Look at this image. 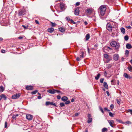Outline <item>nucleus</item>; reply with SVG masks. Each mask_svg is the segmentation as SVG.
Masks as SVG:
<instances>
[{
  "label": "nucleus",
  "mask_w": 132,
  "mask_h": 132,
  "mask_svg": "<svg viewBox=\"0 0 132 132\" xmlns=\"http://www.w3.org/2000/svg\"><path fill=\"white\" fill-rule=\"evenodd\" d=\"M100 14L101 16H103L105 13L106 7L104 5H102L100 7Z\"/></svg>",
  "instance_id": "obj_1"
},
{
  "label": "nucleus",
  "mask_w": 132,
  "mask_h": 132,
  "mask_svg": "<svg viewBox=\"0 0 132 132\" xmlns=\"http://www.w3.org/2000/svg\"><path fill=\"white\" fill-rule=\"evenodd\" d=\"M110 44L113 47H114L116 49H118L120 47V45L118 42H111Z\"/></svg>",
  "instance_id": "obj_2"
},
{
  "label": "nucleus",
  "mask_w": 132,
  "mask_h": 132,
  "mask_svg": "<svg viewBox=\"0 0 132 132\" xmlns=\"http://www.w3.org/2000/svg\"><path fill=\"white\" fill-rule=\"evenodd\" d=\"M103 56L104 57L107 59L106 61L107 63L109 62L110 61L112 60V57L111 56L107 54H104Z\"/></svg>",
  "instance_id": "obj_3"
},
{
  "label": "nucleus",
  "mask_w": 132,
  "mask_h": 132,
  "mask_svg": "<svg viewBox=\"0 0 132 132\" xmlns=\"http://www.w3.org/2000/svg\"><path fill=\"white\" fill-rule=\"evenodd\" d=\"M45 105L46 106H48L50 105H53L55 106H57L55 104L52 102H50L49 101L46 102L45 103Z\"/></svg>",
  "instance_id": "obj_4"
},
{
  "label": "nucleus",
  "mask_w": 132,
  "mask_h": 132,
  "mask_svg": "<svg viewBox=\"0 0 132 132\" xmlns=\"http://www.w3.org/2000/svg\"><path fill=\"white\" fill-rule=\"evenodd\" d=\"M112 26L110 23H108L107 24L106 28L109 31H111L112 30Z\"/></svg>",
  "instance_id": "obj_5"
},
{
  "label": "nucleus",
  "mask_w": 132,
  "mask_h": 132,
  "mask_svg": "<svg viewBox=\"0 0 132 132\" xmlns=\"http://www.w3.org/2000/svg\"><path fill=\"white\" fill-rule=\"evenodd\" d=\"M26 118L28 120H31L32 118V116L29 114H27L26 115Z\"/></svg>",
  "instance_id": "obj_6"
},
{
  "label": "nucleus",
  "mask_w": 132,
  "mask_h": 132,
  "mask_svg": "<svg viewBox=\"0 0 132 132\" xmlns=\"http://www.w3.org/2000/svg\"><path fill=\"white\" fill-rule=\"evenodd\" d=\"M20 95L19 94L16 93L12 96V98L13 99H16L20 97Z\"/></svg>",
  "instance_id": "obj_7"
},
{
  "label": "nucleus",
  "mask_w": 132,
  "mask_h": 132,
  "mask_svg": "<svg viewBox=\"0 0 132 132\" xmlns=\"http://www.w3.org/2000/svg\"><path fill=\"white\" fill-rule=\"evenodd\" d=\"M119 57V55L118 54H115L113 55V59L114 60L117 61L118 60Z\"/></svg>",
  "instance_id": "obj_8"
},
{
  "label": "nucleus",
  "mask_w": 132,
  "mask_h": 132,
  "mask_svg": "<svg viewBox=\"0 0 132 132\" xmlns=\"http://www.w3.org/2000/svg\"><path fill=\"white\" fill-rule=\"evenodd\" d=\"M55 91L56 90L54 89L52 90L50 89L48 90L47 92L51 94H53L55 93Z\"/></svg>",
  "instance_id": "obj_9"
},
{
  "label": "nucleus",
  "mask_w": 132,
  "mask_h": 132,
  "mask_svg": "<svg viewBox=\"0 0 132 132\" xmlns=\"http://www.w3.org/2000/svg\"><path fill=\"white\" fill-rule=\"evenodd\" d=\"M79 10L78 8H76L74 11L75 14L77 15H78L79 14Z\"/></svg>",
  "instance_id": "obj_10"
},
{
  "label": "nucleus",
  "mask_w": 132,
  "mask_h": 132,
  "mask_svg": "<svg viewBox=\"0 0 132 132\" xmlns=\"http://www.w3.org/2000/svg\"><path fill=\"white\" fill-rule=\"evenodd\" d=\"M108 122L109 123L110 126L112 127H113V124L114 123V121L113 120H108Z\"/></svg>",
  "instance_id": "obj_11"
},
{
  "label": "nucleus",
  "mask_w": 132,
  "mask_h": 132,
  "mask_svg": "<svg viewBox=\"0 0 132 132\" xmlns=\"http://www.w3.org/2000/svg\"><path fill=\"white\" fill-rule=\"evenodd\" d=\"M26 89L28 90H32L33 89V87L32 86H27L26 87Z\"/></svg>",
  "instance_id": "obj_12"
},
{
  "label": "nucleus",
  "mask_w": 132,
  "mask_h": 132,
  "mask_svg": "<svg viewBox=\"0 0 132 132\" xmlns=\"http://www.w3.org/2000/svg\"><path fill=\"white\" fill-rule=\"evenodd\" d=\"M123 75L126 78L130 79L131 78L126 73H124Z\"/></svg>",
  "instance_id": "obj_13"
},
{
  "label": "nucleus",
  "mask_w": 132,
  "mask_h": 132,
  "mask_svg": "<svg viewBox=\"0 0 132 132\" xmlns=\"http://www.w3.org/2000/svg\"><path fill=\"white\" fill-rule=\"evenodd\" d=\"M54 30V29L53 28H49L47 30L50 33L52 32Z\"/></svg>",
  "instance_id": "obj_14"
},
{
  "label": "nucleus",
  "mask_w": 132,
  "mask_h": 132,
  "mask_svg": "<svg viewBox=\"0 0 132 132\" xmlns=\"http://www.w3.org/2000/svg\"><path fill=\"white\" fill-rule=\"evenodd\" d=\"M68 98L66 96H64L62 97L61 100L62 101L64 102L68 100Z\"/></svg>",
  "instance_id": "obj_15"
},
{
  "label": "nucleus",
  "mask_w": 132,
  "mask_h": 132,
  "mask_svg": "<svg viewBox=\"0 0 132 132\" xmlns=\"http://www.w3.org/2000/svg\"><path fill=\"white\" fill-rule=\"evenodd\" d=\"M126 47L128 49H130L132 48L131 45L129 44H127L126 45Z\"/></svg>",
  "instance_id": "obj_16"
},
{
  "label": "nucleus",
  "mask_w": 132,
  "mask_h": 132,
  "mask_svg": "<svg viewBox=\"0 0 132 132\" xmlns=\"http://www.w3.org/2000/svg\"><path fill=\"white\" fill-rule=\"evenodd\" d=\"M103 86L107 89L108 88V86L106 82H104L103 83Z\"/></svg>",
  "instance_id": "obj_17"
},
{
  "label": "nucleus",
  "mask_w": 132,
  "mask_h": 132,
  "mask_svg": "<svg viewBox=\"0 0 132 132\" xmlns=\"http://www.w3.org/2000/svg\"><path fill=\"white\" fill-rule=\"evenodd\" d=\"M84 53L83 52H81L80 53V58L82 59L83 58V54Z\"/></svg>",
  "instance_id": "obj_18"
},
{
  "label": "nucleus",
  "mask_w": 132,
  "mask_h": 132,
  "mask_svg": "<svg viewBox=\"0 0 132 132\" xmlns=\"http://www.w3.org/2000/svg\"><path fill=\"white\" fill-rule=\"evenodd\" d=\"M60 7L61 10H63L64 9V5L63 4H61L60 5Z\"/></svg>",
  "instance_id": "obj_19"
},
{
  "label": "nucleus",
  "mask_w": 132,
  "mask_h": 132,
  "mask_svg": "<svg viewBox=\"0 0 132 132\" xmlns=\"http://www.w3.org/2000/svg\"><path fill=\"white\" fill-rule=\"evenodd\" d=\"M108 129L106 128H104L102 129V132H107Z\"/></svg>",
  "instance_id": "obj_20"
},
{
  "label": "nucleus",
  "mask_w": 132,
  "mask_h": 132,
  "mask_svg": "<svg viewBox=\"0 0 132 132\" xmlns=\"http://www.w3.org/2000/svg\"><path fill=\"white\" fill-rule=\"evenodd\" d=\"M1 97L2 98L4 99V100H6V97L5 95L4 94H2L1 95Z\"/></svg>",
  "instance_id": "obj_21"
},
{
  "label": "nucleus",
  "mask_w": 132,
  "mask_h": 132,
  "mask_svg": "<svg viewBox=\"0 0 132 132\" xmlns=\"http://www.w3.org/2000/svg\"><path fill=\"white\" fill-rule=\"evenodd\" d=\"M128 69L130 71H132V67L130 65L128 67Z\"/></svg>",
  "instance_id": "obj_22"
},
{
  "label": "nucleus",
  "mask_w": 132,
  "mask_h": 132,
  "mask_svg": "<svg viewBox=\"0 0 132 132\" xmlns=\"http://www.w3.org/2000/svg\"><path fill=\"white\" fill-rule=\"evenodd\" d=\"M129 54V51L128 50H126L125 52V55L126 56L128 57Z\"/></svg>",
  "instance_id": "obj_23"
},
{
  "label": "nucleus",
  "mask_w": 132,
  "mask_h": 132,
  "mask_svg": "<svg viewBox=\"0 0 132 132\" xmlns=\"http://www.w3.org/2000/svg\"><path fill=\"white\" fill-rule=\"evenodd\" d=\"M59 30H60V31L62 32H64L65 30V29L64 28H59Z\"/></svg>",
  "instance_id": "obj_24"
},
{
  "label": "nucleus",
  "mask_w": 132,
  "mask_h": 132,
  "mask_svg": "<svg viewBox=\"0 0 132 132\" xmlns=\"http://www.w3.org/2000/svg\"><path fill=\"white\" fill-rule=\"evenodd\" d=\"M90 35L89 34H87L86 35V40H87L89 38Z\"/></svg>",
  "instance_id": "obj_25"
},
{
  "label": "nucleus",
  "mask_w": 132,
  "mask_h": 132,
  "mask_svg": "<svg viewBox=\"0 0 132 132\" xmlns=\"http://www.w3.org/2000/svg\"><path fill=\"white\" fill-rule=\"evenodd\" d=\"M100 76V74L98 73V74H97V76L95 77V79L96 80H98L99 79Z\"/></svg>",
  "instance_id": "obj_26"
},
{
  "label": "nucleus",
  "mask_w": 132,
  "mask_h": 132,
  "mask_svg": "<svg viewBox=\"0 0 132 132\" xmlns=\"http://www.w3.org/2000/svg\"><path fill=\"white\" fill-rule=\"evenodd\" d=\"M121 31L123 34H124L125 33V29L123 28H122L121 29Z\"/></svg>",
  "instance_id": "obj_27"
},
{
  "label": "nucleus",
  "mask_w": 132,
  "mask_h": 132,
  "mask_svg": "<svg viewBox=\"0 0 132 132\" xmlns=\"http://www.w3.org/2000/svg\"><path fill=\"white\" fill-rule=\"evenodd\" d=\"M92 118H88V119L87 121V122L88 123H90L92 122Z\"/></svg>",
  "instance_id": "obj_28"
},
{
  "label": "nucleus",
  "mask_w": 132,
  "mask_h": 132,
  "mask_svg": "<svg viewBox=\"0 0 132 132\" xmlns=\"http://www.w3.org/2000/svg\"><path fill=\"white\" fill-rule=\"evenodd\" d=\"M38 90H36L32 92L31 93L32 95H35L36 94Z\"/></svg>",
  "instance_id": "obj_29"
},
{
  "label": "nucleus",
  "mask_w": 132,
  "mask_h": 132,
  "mask_svg": "<svg viewBox=\"0 0 132 132\" xmlns=\"http://www.w3.org/2000/svg\"><path fill=\"white\" fill-rule=\"evenodd\" d=\"M123 123L127 124H131V122L130 121H127L125 122L124 123Z\"/></svg>",
  "instance_id": "obj_30"
},
{
  "label": "nucleus",
  "mask_w": 132,
  "mask_h": 132,
  "mask_svg": "<svg viewBox=\"0 0 132 132\" xmlns=\"http://www.w3.org/2000/svg\"><path fill=\"white\" fill-rule=\"evenodd\" d=\"M3 87L2 86L0 87V92H3Z\"/></svg>",
  "instance_id": "obj_31"
},
{
  "label": "nucleus",
  "mask_w": 132,
  "mask_h": 132,
  "mask_svg": "<svg viewBox=\"0 0 132 132\" xmlns=\"http://www.w3.org/2000/svg\"><path fill=\"white\" fill-rule=\"evenodd\" d=\"M114 107V105L113 104H112L110 106V108L111 109H113Z\"/></svg>",
  "instance_id": "obj_32"
},
{
  "label": "nucleus",
  "mask_w": 132,
  "mask_h": 132,
  "mask_svg": "<svg viewBox=\"0 0 132 132\" xmlns=\"http://www.w3.org/2000/svg\"><path fill=\"white\" fill-rule=\"evenodd\" d=\"M109 115L111 117H113V114L111 112H110L109 113Z\"/></svg>",
  "instance_id": "obj_33"
},
{
  "label": "nucleus",
  "mask_w": 132,
  "mask_h": 132,
  "mask_svg": "<svg viewBox=\"0 0 132 132\" xmlns=\"http://www.w3.org/2000/svg\"><path fill=\"white\" fill-rule=\"evenodd\" d=\"M124 38L125 40L127 41L128 39V37L127 36H125L124 37Z\"/></svg>",
  "instance_id": "obj_34"
},
{
  "label": "nucleus",
  "mask_w": 132,
  "mask_h": 132,
  "mask_svg": "<svg viewBox=\"0 0 132 132\" xmlns=\"http://www.w3.org/2000/svg\"><path fill=\"white\" fill-rule=\"evenodd\" d=\"M107 68H110L112 66V65L110 64H108L107 65Z\"/></svg>",
  "instance_id": "obj_35"
},
{
  "label": "nucleus",
  "mask_w": 132,
  "mask_h": 132,
  "mask_svg": "<svg viewBox=\"0 0 132 132\" xmlns=\"http://www.w3.org/2000/svg\"><path fill=\"white\" fill-rule=\"evenodd\" d=\"M128 112L130 113L132 115V110L129 109L128 110Z\"/></svg>",
  "instance_id": "obj_36"
},
{
  "label": "nucleus",
  "mask_w": 132,
  "mask_h": 132,
  "mask_svg": "<svg viewBox=\"0 0 132 132\" xmlns=\"http://www.w3.org/2000/svg\"><path fill=\"white\" fill-rule=\"evenodd\" d=\"M7 123L6 121L5 122V125H4V127L5 128H7Z\"/></svg>",
  "instance_id": "obj_37"
},
{
  "label": "nucleus",
  "mask_w": 132,
  "mask_h": 132,
  "mask_svg": "<svg viewBox=\"0 0 132 132\" xmlns=\"http://www.w3.org/2000/svg\"><path fill=\"white\" fill-rule=\"evenodd\" d=\"M99 109H100V110L101 111L102 113H103L104 112V111H103V109H102V108L101 107H100Z\"/></svg>",
  "instance_id": "obj_38"
},
{
  "label": "nucleus",
  "mask_w": 132,
  "mask_h": 132,
  "mask_svg": "<svg viewBox=\"0 0 132 132\" xmlns=\"http://www.w3.org/2000/svg\"><path fill=\"white\" fill-rule=\"evenodd\" d=\"M60 105L61 107H62L64 106V104L63 103H60Z\"/></svg>",
  "instance_id": "obj_39"
},
{
  "label": "nucleus",
  "mask_w": 132,
  "mask_h": 132,
  "mask_svg": "<svg viewBox=\"0 0 132 132\" xmlns=\"http://www.w3.org/2000/svg\"><path fill=\"white\" fill-rule=\"evenodd\" d=\"M104 80V78H101L100 79V82L101 83H102L103 82V81Z\"/></svg>",
  "instance_id": "obj_40"
},
{
  "label": "nucleus",
  "mask_w": 132,
  "mask_h": 132,
  "mask_svg": "<svg viewBox=\"0 0 132 132\" xmlns=\"http://www.w3.org/2000/svg\"><path fill=\"white\" fill-rule=\"evenodd\" d=\"M51 25L52 26L54 27L56 25V24L55 23H53L52 22H51Z\"/></svg>",
  "instance_id": "obj_41"
},
{
  "label": "nucleus",
  "mask_w": 132,
  "mask_h": 132,
  "mask_svg": "<svg viewBox=\"0 0 132 132\" xmlns=\"http://www.w3.org/2000/svg\"><path fill=\"white\" fill-rule=\"evenodd\" d=\"M70 103V102L69 101H66L65 102V104H69Z\"/></svg>",
  "instance_id": "obj_42"
},
{
  "label": "nucleus",
  "mask_w": 132,
  "mask_h": 132,
  "mask_svg": "<svg viewBox=\"0 0 132 132\" xmlns=\"http://www.w3.org/2000/svg\"><path fill=\"white\" fill-rule=\"evenodd\" d=\"M116 101L118 104H119L120 103V101L118 99H116Z\"/></svg>",
  "instance_id": "obj_43"
},
{
  "label": "nucleus",
  "mask_w": 132,
  "mask_h": 132,
  "mask_svg": "<svg viewBox=\"0 0 132 132\" xmlns=\"http://www.w3.org/2000/svg\"><path fill=\"white\" fill-rule=\"evenodd\" d=\"M12 118L13 119H16V116H15V115H13L12 116Z\"/></svg>",
  "instance_id": "obj_44"
},
{
  "label": "nucleus",
  "mask_w": 132,
  "mask_h": 132,
  "mask_svg": "<svg viewBox=\"0 0 132 132\" xmlns=\"http://www.w3.org/2000/svg\"><path fill=\"white\" fill-rule=\"evenodd\" d=\"M22 26L24 28V29H27L28 28V26H27V27H26V26H25L24 25H23Z\"/></svg>",
  "instance_id": "obj_45"
},
{
  "label": "nucleus",
  "mask_w": 132,
  "mask_h": 132,
  "mask_svg": "<svg viewBox=\"0 0 132 132\" xmlns=\"http://www.w3.org/2000/svg\"><path fill=\"white\" fill-rule=\"evenodd\" d=\"M76 59L77 61H79L81 59H80V57H77Z\"/></svg>",
  "instance_id": "obj_46"
},
{
  "label": "nucleus",
  "mask_w": 132,
  "mask_h": 132,
  "mask_svg": "<svg viewBox=\"0 0 132 132\" xmlns=\"http://www.w3.org/2000/svg\"><path fill=\"white\" fill-rule=\"evenodd\" d=\"M104 109L105 111H110V110L106 108H104Z\"/></svg>",
  "instance_id": "obj_47"
},
{
  "label": "nucleus",
  "mask_w": 132,
  "mask_h": 132,
  "mask_svg": "<svg viewBox=\"0 0 132 132\" xmlns=\"http://www.w3.org/2000/svg\"><path fill=\"white\" fill-rule=\"evenodd\" d=\"M57 99H60L61 98V97L60 96V95H59L57 96Z\"/></svg>",
  "instance_id": "obj_48"
},
{
  "label": "nucleus",
  "mask_w": 132,
  "mask_h": 132,
  "mask_svg": "<svg viewBox=\"0 0 132 132\" xmlns=\"http://www.w3.org/2000/svg\"><path fill=\"white\" fill-rule=\"evenodd\" d=\"M116 121L117 122H118L120 123H121L122 122V121L121 120H119L118 119H117L116 120Z\"/></svg>",
  "instance_id": "obj_49"
},
{
  "label": "nucleus",
  "mask_w": 132,
  "mask_h": 132,
  "mask_svg": "<svg viewBox=\"0 0 132 132\" xmlns=\"http://www.w3.org/2000/svg\"><path fill=\"white\" fill-rule=\"evenodd\" d=\"M66 19L68 21H69L70 20V19L69 17H68L66 18Z\"/></svg>",
  "instance_id": "obj_50"
},
{
  "label": "nucleus",
  "mask_w": 132,
  "mask_h": 132,
  "mask_svg": "<svg viewBox=\"0 0 132 132\" xmlns=\"http://www.w3.org/2000/svg\"><path fill=\"white\" fill-rule=\"evenodd\" d=\"M61 93V91L60 90H56L55 93Z\"/></svg>",
  "instance_id": "obj_51"
},
{
  "label": "nucleus",
  "mask_w": 132,
  "mask_h": 132,
  "mask_svg": "<svg viewBox=\"0 0 132 132\" xmlns=\"http://www.w3.org/2000/svg\"><path fill=\"white\" fill-rule=\"evenodd\" d=\"M80 4V3L79 2H77L76 3V6H78Z\"/></svg>",
  "instance_id": "obj_52"
},
{
  "label": "nucleus",
  "mask_w": 132,
  "mask_h": 132,
  "mask_svg": "<svg viewBox=\"0 0 132 132\" xmlns=\"http://www.w3.org/2000/svg\"><path fill=\"white\" fill-rule=\"evenodd\" d=\"M98 46V44H96L94 45V47H97Z\"/></svg>",
  "instance_id": "obj_53"
},
{
  "label": "nucleus",
  "mask_w": 132,
  "mask_h": 132,
  "mask_svg": "<svg viewBox=\"0 0 132 132\" xmlns=\"http://www.w3.org/2000/svg\"><path fill=\"white\" fill-rule=\"evenodd\" d=\"M106 93H107V95H108V96H109V95H110V94L109 93L108 91H106Z\"/></svg>",
  "instance_id": "obj_54"
},
{
  "label": "nucleus",
  "mask_w": 132,
  "mask_h": 132,
  "mask_svg": "<svg viewBox=\"0 0 132 132\" xmlns=\"http://www.w3.org/2000/svg\"><path fill=\"white\" fill-rule=\"evenodd\" d=\"M35 22L36 23V24H39V22L38 21H37V20H35Z\"/></svg>",
  "instance_id": "obj_55"
},
{
  "label": "nucleus",
  "mask_w": 132,
  "mask_h": 132,
  "mask_svg": "<svg viewBox=\"0 0 132 132\" xmlns=\"http://www.w3.org/2000/svg\"><path fill=\"white\" fill-rule=\"evenodd\" d=\"M1 52L3 53H5V51L4 50H2L1 51Z\"/></svg>",
  "instance_id": "obj_56"
},
{
  "label": "nucleus",
  "mask_w": 132,
  "mask_h": 132,
  "mask_svg": "<svg viewBox=\"0 0 132 132\" xmlns=\"http://www.w3.org/2000/svg\"><path fill=\"white\" fill-rule=\"evenodd\" d=\"M42 98L41 96H38V98L39 99H41Z\"/></svg>",
  "instance_id": "obj_57"
},
{
  "label": "nucleus",
  "mask_w": 132,
  "mask_h": 132,
  "mask_svg": "<svg viewBox=\"0 0 132 132\" xmlns=\"http://www.w3.org/2000/svg\"><path fill=\"white\" fill-rule=\"evenodd\" d=\"M88 118H91L90 117H91V116L90 114H89L88 115Z\"/></svg>",
  "instance_id": "obj_58"
},
{
  "label": "nucleus",
  "mask_w": 132,
  "mask_h": 132,
  "mask_svg": "<svg viewBox=\"0 0 132 132\" xmlns=\"http://www.w3.org/2000/svg\"><path fill=\"white\" fill-rule=\"evenodd\" d=\"M107 74H108L106 72V71H105L104 72V75L106 76V75H107Z\"/></svg>",
  "instance_id": "obj_59"
},
{
  "label": "nucleus",
  "mask_w": 132,
  "mask_h": 132,
  "mask_svg": "<svg viewBox=\"0 0 132 132\" xmlns=\"http://www.w3.org/2000/svg\"><path fill=\"white\" fill-rule=\"evenodd\" d=\"M87 50H88V53H90V52H89V48L88 47L87 48Z\"/></svg>",
  "instance_id": "obj_60"
},
{
  "label": "nucleus",
  "mask_w": 132,
  "mask_h": 132,
  "mask_svg": "<svg viewBox=\"0 0 132 132\" xmlns=\"http://www.w3.org/2000/svg\"><path fill=\"white\" fill-rule=\"evenodd\" d=\"M127 28H128V29H130L131 28V27L130 26H128V27H127Z\"/></svg>",
  "instance_id": "obj_61"
},
{
  "label": "nucleus",
  "mask_w": 132,
  "mask_h": 132,
  "mask_svg": "<svg viewBox=\"0 0 132 132\" xmlns=\"http://www.w3.org/2000/svg\"><path fill=\"white\" fill-rule=\"evenodd\" d=\"M71 101L72 102H73L74 101V100L73 98H72L71 100Z\"/></svg>",
  "instance_id": "obj_62"
},
{
  "label": "nucleus",
  "mask_w": 132,
  "mask_h": 132,
  "mask_svg": "<svg viewBox=\"0 0 132 132\" xmlns=\"http://www.w3.org/2000/svg\"><path fill=\"white\" fill-rule=\"evenodd\" d=\"M84 23L86 25H87V23L86 21L84 22Z\"/></svg>",
  "instance_id": "obj_63"
},
{
  "label": "nucleus",
  "mask_w": 132,
  "mask_h": 132,
  "mask_svg": "<svg viewBox=\"0 0 132 132\" xmlns=\"http://www.w3.org/2000/svg\"><path fill=\"white\" fill-rule=\"evenodd\" d=\"M117 84H118V85H119V80H117Z\"/></svg>",
  "instance_id": "obj_64"
}]
</instances>
